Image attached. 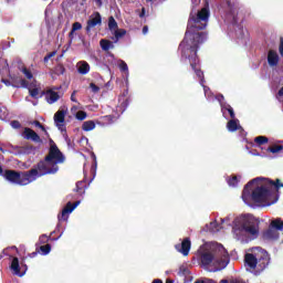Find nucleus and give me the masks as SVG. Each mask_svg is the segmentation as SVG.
I'll use <instances>...</instances> for the list:
<instances>
[{"mask_svg":"<svg viewBox=\"0 0 283 283\" xmlns=\"http://www.w3.org/2000/svg\"><path fill=\"white\" fill-rule=\"evenodd\" d=\"M260 178H254L250 180L243 188L242 191V200L247 202L249 198L253 202H258L259 205H265L266 207H271V205H275L277 202L280 196L277 195L280 189L283 188V184L280 179L268 180V186H258L253 189L255 182H258ZM251 189L252 192H251Z\"/></svg>","mask_w":283,"mask_h":283,"instance_id":"nucleus-1","label":"nucleus"},{"mask_svg":"<svg viewBox=\"0 0 283 283\" xmlns=\"http://www.w3.org/2000/svg\"><path fill=\"white\" fill-rule=\"evenodd\" d=\"M12 1H15V0H7V3H12Z\"/></svg>","mask_w":283,"mask_h":283,"instance_id":"nucleus-61","label":"nucleus"},{"mask_svg":"<svg viewBox=\"0 0 283 283\" xmlns=\"http://www.w3.org/2000/svg\"><path fill=\"white\" fill-rule=\"evenodd\" d=\"M211 263H213L214 271L227 269L229 264V255L224 252L223 248L211 252H203L201 254V264L203 266H209Z\"/></svg>","mask_w":283,"mask_h":283,"instance_id":"nucleus-6","label":"nucleus"},{"mask_svg":"<svg viewBox=\"0 0 283 283\" xmlns=\"http://www.w3.org/2000/svg\"><path fill=\"white\" fill-rule=\"evenodd\" d=\"M93 1L96 3L97 8H103V0H93Z\"/></svg>","mask_w":283,"mask_h":283,"instance_id":"nucleus-49","label":"nucleus"},{"mask_svg":"<svg viewBox=\"0 0 283 283\" xmlns=\"http://www.w3.org/2000/svg\"><path fill=\"white\" fill-rule=\"evenodd\" d=\"M114 43L115 42H112L107 39H102L99 41V45H101V49L104 51V52H109V50H114Z\"/></svg>","mask_w":283,"mask_h":283,"instance_id":"nucleus-21","label":"nucleus"},{"mask_svg":"<svg viewBox=\"0 0 283 283\" xmlns=\"http://www.w3.org/2000/svg\"><path fill=\"white\" fill-rule=\"evenodd\" d=\"M148 31H149V28H148L147 25H145V27L143 28V34H147Z\"/></svg>","mask_w":283,"mask_h":283,"instance_id":"nucleus-53","label":"nucleus"},{"mask_svg":"<svg viewBox=\"0 0 283 283\" xmlns=\"http://www.w3.org/2000/svg\"><path fill=\"white\" fill-rule=\"evenodd\" d=\"M52 74H55V76H63V74H65V66H63V64H57L53 69Z\"/></svg>","mask_w":283,"mask_h":283,"instance_id":"nucleus-25","label":"nucleus"},{"mask_svg":"<svg viewBox=\"0 0 283 283\" xmlns=\"http://www.w3.org/2000/svg\"><path fill=\"white\" fill-rule=\"evenodd\" d=\"M38 250L42 252V255H48V253H50V251H52V245H50V243H48L45 245H41Z\"/></svg>","mask_w":283,"mask_h":283,"instance_id":"nucleus-31","label":"nucleus"},{"mask_svg":"<svg viewBox=\"0 0 283 283\" xmlns=\"http://www.w3.org/2000/svg\"><path fill=\"white\" fill-rule=\"evenodd\" d=\"M44 159L46 160V163H52L53 165H60L61 163H65V156H63V153H61L56 144L51 145L49 154L44 157Z\"/></svg>","mask_w":283,"mask_h":283,"instance_id":"nucleus-10","label":"nucleus"},{"mask_svg":"<svg viewBox=\"0 0 283 283\" xmlns=\"http://www.w3.org/2000/svg\"><path fill=\"white\" fill-rule=\"evenodd\" d=\"M166 283H174V281L172 280H166Z\"/></svg>","mask_w":283,"mask_h":283,"instance_id":"nucleus-60","label":"nucleus"},{"mask_svg":"<svg viewBox=\"0 0 283 283\" xmlns=\"http://www.w3.org/2000/svg\"><path fill=\"white\" fill-rule=\"evenodd\" d=\"M78 67H77V72L78 74H82L83 76H85V74H90V63H87L86 61H81L77 63Z\"/></svg>","mask_w":283,"mask_h":283,"instance_id":"nucleus-19","label":"nucleus"},{"mask_svg":"<svg viewBox=\"0 0 283 283\" xmlns=\"http://www.w3.org/2000/svg\"><path fill=\"white\" fill-rule=\"evenodd\" d=\"M2 83H4L7 87H10V85H12V83H10V80H2Z\"/></svg>","mask_w":283,"mask_h":283,"instance_id":"nucleus-51","label":"nucleus"},{"mask_svg":"<svg viewBox=\"0 0 283 283\" xmlns=\"http://www.w3.org/2000/svg\"><path fill=\"white\" fill-rule=\"evenodd\" d=\"M11 127L13 129H21V122L20 120H12L11 122Z\"/></svg>","mask_w":283,"mask_h":283,"instance_id":"nucleus-43","label":"nucleus"},{"mask_svg":"<svg viewBox=\"0 0 283 283\" xmlns=\"http://www.w3.org/2000/svg\"><path fill=\"white\" fill-rule=\"evenodd\" d=\"M50 240H52V238H51V237H48L46 234H42V235L39 238L40 244H45V242H50Z\"/></svg>","mask_w":283,"mask_h":283,"instance_id":"nucleus-39","label":"nucleus"},{"mask_svg":"<svg viewBox=\"0 0 283 283\" xmlns=\"http://www.w3.org/2000/svg\"><path fill=\"white\" fill-rule=\"evenodd\" d=\"M254 143L258 145H266L269 143V137L266 136H258L254 138Z\"/></svg>","mask_w":283,"mask_h":283,"instance_id":"nucleus-30","label":"nucleus"},{"mask_svg":"<svg viewBox=\"0 0 283 283\" xmlns=\"http://www.w3.org/2000/svg\"><path fill=\"white\" fill-rule=\"evenodd\" d=\"M74 32H75V31H73V30L71 29V31H70V33H69V39H70V41H74Z\"/></svg>","mask_w":283,"mask_h":283,"instance_id":"nucleus-50","label":"nucleus"},{"mask_svg":"<svg viewBox=\"0 0 283 283\" xmlns=\"http://www.w3.org/2000/svg\"><path fill=\"white\" fill-rule=\"evenodd\" d=\"M53 92H54V90L56 91V90H61V86H59V87H53V88H51Z\"/></svg>","mask_w":283,"mask_h":283,"instance_id":"nucleus-59","label":"nucleus"},{"mask_svg":"<svg viewBox=\"0 0 283 283\" xmlns=\"http://www.w3.org/2000/svg\"><path fill=\"white\" fill-rule=\"evenodd\" d=\"M14 149L18 150V154H23V155H28V154H32V146H25V147H20V146H15Z\"/></svg>","mask_w":283,"mask_h":283,"instance_id":"nucleus-27","label":"nucleus"},{"mask_svg":"<svg viewBox=\"0 0 283 283\" xmlns=\"http://www.w3.org/2000/svg\"><path fill=\"white\" fill-rule=\"evenodd\" d=\"M96 128V123L94 120H86L82 125L83 132H92V129Z\"/></svg>","mask_w":283,"mask_h":283,"instance_id":"nucleus-23","label":"nucleus"},{"mask_svg":"<svg viewBox=\"0 0 283 283\" xmlns=\"http://www.w3.org/2000/svg\"><path fill=\"white\" fill-rule=\"evenodd\" d=\"M73 32H76L78 30H83V24H81V22H74L72 24V29H71Z\"/></svg>","mask_w":283,"mask_h":283,"instance_id":"nucleus-40","label":"nucleus"},{"mask_svg":"<svg viewBox=\"0 0 283 283\" xmlns=\"http://www.w3.org/2000/svg\"><path fill=\"white\" fill-rule=\"evenodd\" d=\"M0 151H3V148L0 147Z\"/></svg>","mask_w":283,"mask_h":283,"instance_id":"nucleus-64","label":"nucleus"},{"mask_svg":"<svg viewBox=\"0 0 283 283\" xmlns=\"http://www.w3.org/2000/svg\"><path fill=\"white\" fill-rule=\"evenodd\" d=\"M279 96H283V86L279 91Z\"/></svg>","mask_w":283,"mask_h":283,"instance_id":"nucleus-55","label":"nucleus"},{"mask_svg":"<svg viewBox=\"0 0 283 283\" xmlns=\"http://www.w3.org/2000/svg\"><path fill=\"white\" fill-rule=\"evenodd\" d=\"M77 120H85L87 118V113L85 111H78L75 115Z\"/></svg>","mask_w":283,"mask_h":283,"instance_id":"nucleus-35","label":"nucleus"},{"mask_svg":"<svg viewBox=\"0 0 283 283\" xmlns=\"http://www.w3.org/2000/svg\"><path fill=\"white\" fill-rule=\"evenodd\" d=\"M263 238L265 240H277L280 238V233L273 227H269V229L263 233Z\"/></svg>","mask_w":283,"mask_h":283,"instance_id":"nucleus-18","label":"nucleus"},{"mask_svg":"<svg viewBox=\"0 0 283 283\" xmlns=\"http://www.w3.org/2000/svg\"><path fill=\"white\" fill-rule=\"evenodd\" d=\"M112 34L114 36H112V41L115 43H118V41H120V39H123V36H125V34H127V30L125 29H116L115 31L112 32Z\"/></svg>","mask_w":283,"mask_h":283,"instance_id":"nucleus-20","label":"nucleus"},{"mask_svg":"<svg viewBox=\"0 0 283 283\" xmlns=\"http://www.w3.org/2000/svg\"><path fill=\"white\" fill-rule=\"evenodd\" d=\"M119 70L120 72H129V67L127 66V63L125 61H122L119 63Z\"/></svg>","mask_w":283,"mask_h":283,"instance_id":"nucleus-42","label":"nucleus"},{"mask_svg":"<svg viewBox=\"0 0 283 283\" xmlns=\"http://www.w3.org/2000/svg\"><path fill=\"white\" fill-rule=\"evenodd\" d=\"M232 231L235 240L249 244L260 235V226L255 222L254 216L247 214L235 221Z\"/></svg>","mask_w":283,"mask_h":283,"instance_id":"nucleus-3","label":"nucleus"},{"mask_svg":"<svg viewBox=\"0 0 283 283\" xmlns=\"http://www.w3.org/2000/svg\"><path fill=\"white\" fill-rule=\"evenodd\" d=\"M33 125H34L35 127H39V129H42V132H44V134H45L46 136H49L48 130L45 129V126H43V124H41V122L34 120V122H33Z\"/></svg>","mask_w":283,"mask_h":283,"instance_id":"nucleus-38","label":"nucleus"},{"mask_svg":"<svg viewBox=\"0 0 283 283\" xmlns=\"http://www.w3.org/2000/svg\"><path fill=\"white\" fill-rule=\"evenodd\" d=\"M108 29L111 32L118 30V22H116V19H114V17L108 18Z\"/></svg>","mask_w":283,"mask_h":283,"instance_id":"nucleus-26","label":"nucleus"},{"mask_svg":"<svg viewBox=\"0 0 283 283\" xmlns=\"http://www.w3.org/2000/svg\"><path fill=\"white\" fill-rule=\"evenodd\" d=\"M22 74H24V76H25L29 81H32V78H34V75L32 74V71L29 70L28 67H23V69H22Z\"/></svg>","mask_w":283,"mask_h":283,"instance_id":"nucleus-33","label":"nucleus"},{"mask_svg":"<svg viewBox=\"0 0 283 283\" xmlns=\"http://www.w3.org/2000/svg\"><path fill=\"white\" fill-rule=\"evenodd\" d=\"M75 191L80 193V196H83V193H85V181H77Z\"/></svg>","mask_w":283,"mask_h":283,"instance_id":"nucleus-29","label":"nucleus"},{"mask_svg":"<svg viewBox=\"0 0 283 283\" xmlns=\"http://www.w3.org/2000/svg\"><path fill=\"white\" fill-rule=\"evenodd\" d=\"M29 94H30L31 98H39V88L38 87L30 88L29 90Z\"/></svg>","mask_w":283,"mask_h":283,"instance_id":"nucleus-37","label":"nucleus"},{"mask_svg":"<svg viewBox=\"0 0 283 283\" xmlns=\"http://www.w3.org/2000/svg\"><path fill=\"white\" fill-rule=\"evenodd\" d=\"M209 17H211V11H209V0H205L203 8L197 13H190L187 24L186 34H202L207 36L205 30L209 23Z\"/></svg>","mask_w":283,"mask_h":283,"instance_id":"nucleus-4","label":"nucleus"},{"mask_svg":"<svg viewBox=\"0 0 283 283\" xmlns=\"http://www.w3.org/2000/svg\"><path fill=\"white\" fill-rule=\"evenodd\" d=\"M36 255H39V249H36V251L29 253L28 258H36Z\"/></svg>","mask_w":283,"mask_h":283,"instance_id":"nucleus-48","label":"nucleus"},{"mask_svg":"<svg viewBox=\"0 0 283 283\" xmlns=\"http://www.w3.org/2000/svg\"><path fill=\"white\" fill-rule=\"evenodd\" d=\"M28 171L30 181L34 182L36 178L56 174V171H59V165L53 164L52 161H48L44 158V160L39 161L35 167L31 168Z\"/></svg>","mask_w":283,"mask_h":283,"instance_id":"nucleus-7","label":"nucleus"},{"mask_svg":"<svg viewBox=\"0 0 283 283\" xmlns=\"http://www.w3.org/2000/svg\"><path fill=\"white\" fill-rule=\"evenodd\" d=\"M67 112L60 109L54 114V123L60 132H66L65 129V115Z\"/></svg>","mask_w":283,"mask_h":283,"instance_id":"nucleus-12","label":"nucleus"},{"mask_svg":"<svg viewBox=\"0 0 283 283\" xmlns=\"http://www.w3.org/2000/svg\"><path fill=\"white\" fill-rule=\"evenodd\" d=\"M90 87H91V90H92V92H93L94 94H98V92H101V87H98V86L95 85L94 83H91V84H90Z\"/></svg>","mask_w":283,"mask_h":283,"instance_id":"nucleus-44","label":"nucleus"},{"mask_svg":"<svg viewBox=\"0 0 283 283\" xmlns=\"http://www.w3.org/2000/svg\"><path fill=\"white\" fill-rule=\"evenodd\" d=\"M4 180L8 182H12L13 185H20V187H25V185H30V174L29 171H17L12 169H7L2 174Z\"/></svg>","mask_w":283,"mask_h":283,"instance_id":"nucleus-8","label":"nucleus"},{"mask_svg":"<svg viewBox=\"0 0 283 283\" xmlns=\"http://www.w3.org/2000/svg\"><path fill=\"white\" fill-rule=\"evenodd\" d=\"M268 63L271 67H275L280 63V55L276 51L270 50L268 53Z\"/></svg>","mask_w":283,"mask_h":283,"instance_id":"nucleus-17","label":"nucleus"},{"mask_svg":"<svg viewBox=\"0 0 283 283\" xmlns=\"http://www.w3.org/2000/svg\"><path fill=\"white\" fill-rule=\"evenodd\" d=\"M227 129L230 132H238L240 129V125H238V119L232 118L227 123Z\"/></svg>","mask_w":283,"mask_h":283,"instance_id":"nucleus-22","label":"nucleus"},{"mask_svg":"<svg viewBox=\"0 0 283 283\" xmlns=\"http://www.w3.org/2000/svg\"><path fill=\"white\" fill-rule=\"evenodd\" d=\"M22 136L25 138V140H32L33 143H43L41 136H39V134H36V132H34L32 128L25 127Z\"/></svg>","mask_w":283,"mask_h":283,"instance_id":"nucleus-14","label":"nucleus"},{"mask_svg":"<svg viewBox=\"0 0 283 283\" xmlns=\"http://www.w3.org/2000/svg\"><path fill=\"white\" fill-rule=\"evenodd\" d=\"M266 151H270V154H280V151H283V144L270 146Z\"/></svg>","mask_w":283,"mask_h":283,"instance_id":"nucleus-28","label":"nucleus"},{"mask_svg":"<svg viewBox=\"0 0 283 283\" xmlns=\"http://www.w3.org/2000/svg\"><path fill=\"white\" fill-rule=\"evenodd\" d=\"M139 17H140V19H143V17H145V8L142 9Z\"/></svg>","mask_w":283,"mask_h":283,"instance_id":"nucleus-54","label":"nucleus"},{"mask_svg":"<svg viewBox=\"0 0 283 283\" xmlns=\"http://www.w3.org/2000/svg\"><path fill=\"white\" fill-rule=\"evenodd\" d=\"M184 271H185V273H189V270H187V269H185Z\"/></svg>","mask_w":283,"mask_h":283,"instance_id":"nucleus-63","label":"nucleus"},{"mask_svg":"<svg viewBox=\"0 0 283 283\" xmlns=\"http://www.w3.org/2000/svg\"><path fill=\"white\" fill-rule=\"evenodd\" d=\"M123 107H127V105H129V98H126L125 102H123Z\"/></svg>","mask_w":283,"mask_h":283,"instance_id":"nucleus-52","label":"nucleus"},{"mask_svg":"<svg viewBox=\"0 0 283 283\" xmlns=\"http://www.w3.org/2000/svg\"><path fill=\"white\" fill-rule=\"evenodd\" d=\"M270 227L276 231H283V221L281 219H275L271 222Z\"/></svg>","mask_w":283,"mask_h":283,"instance_id":"nucleus-24","label":"nucleus"},{"mask_svg":"<svg viewBox=\"0 0 283 283\" xmlns=\"http://www.w3.org/2000/svg\"><path fill=\"white\" fill-rule=\"evenodd\" d=\"M80 201H76L74 203L67 202L66 206L63 208L62 212L57 216V219L60 222H65L67 220V214L72 213L76 207H78Z\"/></svg>","mask_w":283,"mask_h":283,"instance_id":"nucleus-11","label":"nucleus"},{"mask_svg":"<svg viewBox=\"0 0 283 283\" xmlns=\"http://www.w3.org/2000/svg\"><path fill=\"white\" fill-rule=\"evenodd\" d=\"M76 92H77V91H73V93L71 94V101H72V103H78V99H76Z\"/></svg>","mask_w":283,"mask_h":283,"instance_id":"nucleus-46","label":"nucleus"},{"mask_svg":"<svg viewBox=\"0 0 283 283\" xmlns=\"http://www.w3.org/2000/svg\"><path fill=\"white\" fill-rule=\"evenodd\" d=\"M279 52L281 56H283V38H281L280 46H279Z\"/></svg>","mask_w":283,"mask_h":283,"instance_id":"nucleus-47","label":"nucleus"},{"mask_svg":"<svg viewBox=\"0 0 283 283\" xmlns=\"http://www.w3.org/2000/svg\"><path fill=\"white\" fill-rule=\"evenodd\" d=\"M0 176H3V168L0 166Z\"/></svg>","mask_w":283,"mask_h":283,"instance_id":"nucleus-58","label":"nucleus"},{"mask_svg":"<svg viewBox=\"0 0 283 283\" xmlns=\"http://www.w3.org/2000/svg\"><path fill=\"white\" fill-rule=\"evenodd\" d=\"M41 96H45L49 105L56 103V101H59V98H61V95H59V93L53 90H48L46 92L42 91L40 97Z\"/></svg>","mask_w":283,"mask_h":283,"instance_id":"nucleus-15","label":"nucleus"},{"mask_svg":"<svg viewBox=\"0 0 283 283\" xmlns=\"http://www.w3.org/2000/svg\"><path fill=\"white\" fill-rule=\"evenodd\" d=\"M210 227H211L212 231H220V229L218 228L219 227L218 222H211Z\"/></svg>","mask_w":283,"mask_h":283,"instance_id":"nucleus-45","label":"nucleus"},{"mask_svg":"<svg viewBox=\"0 0 283 283\" xmlns=\"http://www.w3.org/2000/svg\"><path fill=\"white\" fill-rule=\"evenodd\" d=\"M30 82L25 78H20V84H12V87H29Z\"/></svg>","mask_w":283,"mask_h":283,"instance_id":"nucleus-34","label":"nucleus"},{"mask_svg":"<svg viewBox=\"0 0 283 283\" xmlns=\"http://www.w3.org/2000/svg\"><path fill=\"white\" fill-rule=\"evenodd\" d=\"M270 262L269 252L262 248H255L253 253H247L244 255L247 271H250L253 275H260L269 266Z\"/></svg>","mask_w":283,"mask_h":283,"instance_id":"nucleus-5","label":"nucleus"},{"mask_svg":"<svg viewBox=\"0 0 283 283\" xmlns=\"http://www.w3.org/2000/svg\"><path fill=\"white\" fill-rule=\"evenodd\" d=\"M222 109H226L229 115H230V118H235V112L233 111V107H231V105L229 104H226V105H221Z\"/></svg>","mask_w":283,"mask_h":283,"instance_id":"nucleus-32","label":"nucleus"},{"mask_svg":"<svg viewBox=\"0 0 283 283\" xmlns=\"http://www.w3.org/2000/svg\"><path fill=\"white\" fill-rule=\"evenodd\" d=\"M101 23H103V18L99 12H95L86 22V33L90 34L92 32V28H96V25H101Z\"/></svg>","mask_w":283,"mask_h":283,"instance_id":"nucleus-13","label":"nucleus"},{"mask_svg":"<svg viewBox=\"0 0 283 283\" xmlns=\"http://www.w3.org/2000/svg\"><path fill=\"white\" fill-rule=\"evenodd\" d=\"M238 182H239L238 176H232V177H230V178L228 179V185H229L230 187H238Z\"/></svg>","mask_w":283,"mask_h":283,"instance_id":"nucleus-36","label":"nucleus"},{"mask_svg":"<svg viewBox=\"0 0 283 283\" xmlns=\"http://www.w3.org/2000/svg\"><path fill=\"white\" fill-rule=\"evenodd\" d=\"M53 56H56V51L48 53L43 59L44 63H48L50 59H53Z\"/></svg>","mask_w":283,"mask_h":283,"instance_id":"nucleus-41","label":"nucleus"},{"mask_svg":"<svg viewBox=\"0 0 283 283\" xmlns=\"http://www.w3.org/2000/svg\"><path fill=\"white\" fill-rule=\"evenodd\" d=\"M205 41H207V35L185 33V38L179 44L181 59H188L190 66L201 84L205 83V73L202 70L198 69V64L200 63V60L198 59V50Z\"/></svg>","mask_w":283,"mask_h":283,"instance_id":"nucleus-2","label":"nucleus"},{"mask_svg":"<svg viewBox=\"0 0 283 283\" xmlns=\"http://www.w3.org/2000/svg\"><path fill=\"white\" fill-rule=\"evenodd\" d=\"M175 249L182 253V255H189V251H191V240L189 238L184 239L181 244L175 245Z\"/></svg>","mask_w":283,"mask_h":283,"instance_id":"nucleus-16","label":"nucleus"},{"mask_svg":"<svg viewBox=\"0 0 283 283\" xmlns=\"http://www.w3.org/2000/svg\"><path fill=\"white\" fill-rule=\"evenodd\" d=\"M153 283H163V280L157 279V280H154Z\"/></svg>","mask_w":283,"mask_h":283,"instance_id":"nucleus-56","label":"nucleus"},{"mask_svg":"<svg viewBox=\"0 0 283 283\" xmlns=\"http://www.w3.org/2000/svg\"><path fill=\"white\" fill-rule=\"evenodd\" d=\"M25 260H28V256H23L21 259V262H19V258L17 256L12 259L10 269L13 275H17L18 277H23V275L28 273V264H25Z\"/></svg>","mask_w":283,"mask_h":283,"instance_id":"nucleus-9","label":"nucleus"},{"mask_svg":"<svg viewBox=\"0 0 283 283\" xmlns=\"http://www.w3.org/2000/svg\"><path fill=\"white\" fill-rule=\"evenodd\" d=\"M227 3H228V7H230V8H231V1H228Z\"/></svg>","mask_w":283,"mask_h":283,"instance_id":"nucleus-62","label":"nucleus"},{"mask_svg":"<svg viewBox=\"0 0 283 283\" xmlns=\"http://www.w3.org/2000/svg\"><path fill=\"white\" fill-rule=\"evenodd\" d=\"M220 283H229V280L223 279V280L220 281Z\"/></svg>","mask_w":283,"mask_h":283,"instance_id":"nucleus-57","label":"nucleus"}]
</instances>
